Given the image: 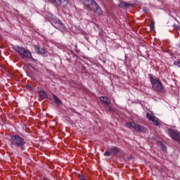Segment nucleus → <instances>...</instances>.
Masks as SVG:
<instances>
[{"label":"nucleus","mask_w":180,"mask_h":180,"mask_svg":"<svg viewBox=\"0 0 180 180\" xmlns=\"http://www.w3.org/2000/svg\"><path fill=\"white\" fill-rule=\"evenodd\" d=\"M84 4V7L87 11H91V12H94V13H98V15H103V11L101 6L98 5V3L95 0H80Z\"/></svg>","instance_id":"obj_1"},{"label":"nucleus","mask_w":180,"mask_h":180,"mask_svg":"<svg viewBox=\"0 0 180 180\" xmlns=\"http://www.w3.org/2000/svg\"><path fill=\"white\" fill-rule=\"evenodd\" d=\"M51 16V23L52 26L56 27V29L60 30V32H64V30H65V25H64L63 22L53 15Z\"/></svg>","instance_id":"obj_2"},{"label":"nucleus","mask_w":180,"mask_h":180,"mask_svg":"<svg viewBox=\"0 0 180 180\" xmlns=\"http://www.w3.org/2000/svg\"><path fill=\"white\" fill-rule=\"evenodd\" d=\"M150 84L154 91L161 92V91L164 89V85H162V82H161V81L158 80V79L150 77Z\"/></svg>","instance_id":"obj_3"},{"label":"nucleus","mask_w":180,"mask_h":180,"mask_svg":"<svg viewBox=\"0 0 180 180\" xmlns=\"http://www.w3.org/2000/svg\"><path fill=\"white\" fill-rule=\"evenodd\" d=\"M11 143L16 147H22L25 145V140L18 135H14L11 136Z\"/></svg>","instance_id":"obj_4"},{"label":"nucleus","mask_w":180,"mask_h":180,"mask_svg":"<svg viewBox=\"0 0 180 180\" xmlns=\"http://www.w3.org/2000/svg\"><path fill=\"white\" fill-rule=\"evenodd\" d=\"M14 50L18 53L21 57H27L28 58L32 57V53L25 48L20 46H14Z\"/></svg>","instance_id":"obj_5"},{"label":"nucleus","mask_w":180,"mask_h":180,"mask_svg":"<svg viewBox=\"0 0 180 180\" xmlns=\"http://www.w3.org/2000/svg\"><path fill=\"white\" fill-rule=\"evenodd\" d=\"M125 126L126 127H127V129H129L130 130L134 129L136 131H143V130H144V128L143 127V126L134 122H127Z\"/></svg>","instance_id":"obj_6"},{"label":"nucleus","mask_w":180,"mask_h":180,"mask_svg":"<svg viewBox=\"0 0 180 180\" xmlns=\"http://www.w3.org/2000/svg\"><path fill=\"white\" fill-rule=\"evenodd\" d=\"M169 137L175 140L176 141H180V133L179 131H174V129H169L167 130Z\"/></svg>","instance_id":"obj_7"},{"label":"nucleus","mask_w":180,"mask_h":180,"mask_svg":"<svg viewBox=\"0 0 180 180\" xmlns=\"http://www.w3.org/2000/svg\"><path fill=\"white\" fill-rule=\"evenodd\" d=\"M53 5L56 6H61L62 8H65L68 5V0H50Z\"/></svg>","instance_id":"obj_8"},{"label":"nucleus","mask_w":180,"mask_h":180,"mask_svg":"<svg viewBox=\"0 0 180 180\" xmlns=\"http://www.w3.org/2000/svg\"><path fill=\"white\" fill-rule=\"evenodd\" d=\"M146 117L148 119V120L155 123V126H160V124H161L160 120H155V116L151 115V114L148 112L146 113Z\"/></svg>","instance_id":"obj_9"},{"label":"nucleus","mask_w":180,"mask_h":180,"mask_svg":"<svg viewBox=\"0 0 180 180\" xmlns=\"http://www.w3.org/2000/svg\"><path fill=\"white\" fill-rule=\"evenodd\" d=\"M119 7L120 8H133V4H131V3H127V2L122 1L119 4Z\"/></svg>","instance_id":"obj_10"},{"label":"nucleus","mask_w":180,"mask_h":180,"mask_svg":"<svg viewBox=\"0 0 180 180\" xmlns=\"http://www.w3.org/2000/svg\"><path fill=\"white\" fill-rule=\"evenodd\" d=\"M34 49L35 52L38 53L39 54H44L46 53V49H44V48H40L39 45H35Z\"/></svg>","instance_id":"obj_11"},{"label":"nucleus","mask_w":180,"mask_h":180,"mask_svg":"<svg viewBox=\"0 0 180 180\" xmlns=\"http://www.w3.org/2000/svg\"><path fill=\"white\" fill-rule=\"evenodd\" d=\"M100 101L104 103V105H110V100L108 98V97L101 96L100 98Z\"/></svg>","instance_id":"obj_12"},{"label":"nucleus","mask_w":180,"mask_h":180,"mask_svg":"<svg viewBox=\"0 0 180 180\" xmlns=\"http://www.w3.org/2000/svg\"><path fill=\"white\" fill-rule=\"evenodd\" d=\"M39 95L40 98H42V99H46L48 98L47 94H46V92H44L43 90L39 91Z\"/></svg>","instance_id":"obj_13"},{"label":"nucleus","mask_w":180,"mask_h":180,"mask_svg":"<svg viewBox=\"0 0 180 180\" xmlns=\"http://www.w3.org/2000/svg\"><path fill=\"white\" fill-rule=\"evenodd\" d=\"M110 151L111 153H112V154H117V153H119V148H116V147H113V148H110Z\"/></svg>","instance_id":"obj_14"},{"label":"nucleus","mask_w":180,"mask_h":180,"mask_svg":"<svg viewBox=\"0 0 180 180\" xmlns=\"http://www.w3.org/2000/svg\"><path fill=\"white\" fill-rule=\"evenodd\" d=\"M53 99L56 105H61V100H60L56 95H53Z\"/></svg>","instance_id":"obj_15"},{"label":"nucleus","mask_w":180,"mask_h":180,"mask_svg":"<svg viewBox=\"0 0 180 180\" xmlns=\"http://www.w3.org/2000/svg\"><path fill=\"white\" fill-rule=\"evenodd\" d=\"M143 12H144V13H148V12H150V9L147 7H143Z\"/></svg>","instance_id":"obj_16"},{"label":"nucleus","mask_w":180,"mask_h":180,"mask_svg":"<svg viewBox=\"0 0 180 180\" xmlns=\"http://www.w3.org/2000/svg\"><path fill=\"white\" fill-rule=\"evenodd\" d=\"M174 65H176L179 68H180V60H176L174 61Z\"/></svg>","instance_id":"obj_17"},{"label":"nucleus","mask_w":180,"mask_h":180,"mask_svg":"<svg viewBox=\"0 0 180 180\" xmlns=\"http://www.w3.org/2000/svg\"><path fill=\"white\" fill-rule=\"evenodd\" d=\"M78 178L79 180H86L85 176H84L83 175H81V174L79 175Z\"/></svg>","instance_id":"obj_18"},{"label":"nucleus","mask_w":180,"mask_h":180,"mask_svg":"<svg viewBox=\"0 0 180 180\" xmlns=\"http://www.w3.org/2000/svg\"><path fill=\"white\" fill-rule=\"evenodd\" d=\"M161 147H162L163 151H167V146L165 145L162 143Z\"/></svg>","instance_id":"obj_19"},{"label":"nucleus","mask_w":180,"mask_h":180,"mask_svg":"<svg viewBox=\"0 0 180 180\" xmlns=\"http://www.w3.org/2000/svg\"><path fill=\"white\" fill-rule=\"evenodd\" d=\"M105 157H109L110 155V152L109 151H105L103 154Z\"/></svg>","instance_id":"obj_20"},{"label":"nucleus","mask_w":180,"mask_h":180,"mask_svg":"<svg viewBox=\"0 0 180 180\" xmlns=\"http://www.w3.org/2000/svg\"><path fill=\"white\" fill-rule=\"evenodd\" d=\"M150 29H153L154 27V21H151L150 24Z\"/></svg>","instance_id":"obj_21"}]
</instances>
